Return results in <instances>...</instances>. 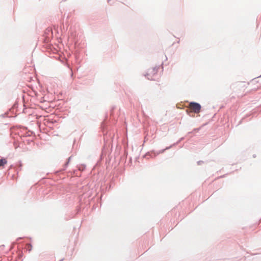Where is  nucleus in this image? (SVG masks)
Wrapping results in <instances>:
<instances>
[{"label":"nucleus","instance_id":"obj_2","mask_svg":"<svg viewBox=\"0 0 261 261\" xmlns=\"http://www.w3.org/2000/svg\"><path fill=\"white\" fill-rule=\"evenodd\" d=\"M188 108L190 110L191 112H194V113L197 114L200 112L201 106L195 102H191L189 103Z\"/></svg>","mask_w":261,"mask_h":261},{"label":"nucleus","instance_id":"obj_3","mask_svg":"<svg viewBox=\"0 0 261 261\" xmlns=\"http://www.w3.org/2000/svg\"><path fill=\"white\" fill-rule=\"evenodd\" d=\"M7 163V161L5 159H0V166H4Z\"/></svg>","mask_w":261,"mask_h":261},{"label":"nucleus","instance_id":"obj_4","mask_svg":"<svg viewBox=\"0 0 261 261\" xmlns=\"http://www.w3.org/2000/svg\"><path fill=\"white\" fill-rule=\"evenodd\" d=\"M258 83V81H253L252 82V84L255 85V84H257Z\"/></svg>","mask_w":261,"mask_h":261},{"label":"nucleus","instance_id":"obj_1","mask_svg":"<svg viewBox=\"0 0 261 261\" xmlns=\"http://www.w3.org/2000/svg\"><path fill=\"white\" fill-rule=\"evenodd\" d=\"M158 68L156 67L148 68L145 76L149 80H154L158 73Z\"/></svg>","mask_w":261,"mask_h":261}]
</instances>
